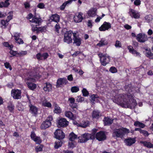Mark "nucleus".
I'll return each mask as SVG.
<instances>
[{
    "mask_svg": "<svg viewBox=\"0 0 153 153\" xmlns=\"http://www.w3.org/2000/svg\"><path fill=\"white\" fill-rule=\"evenodd\" d=\"M121 98V101L123 102L124 104L126 105L127 108L131 109H134L137 105L135 100L131 95L123 94L120 96Z\"/></svg>",
    "mask_w": 153,
    "mask_h": 153,
    "instance_id": "nucleus-1",
    "label": "nucleus"
},
{
    "mask_svg": "<svg viewBox=\"0 0 153 153\" xmlns=\"http://www.w3.org/2000/svg\"><path fill=\"white\" fill-rule=\"evenodd\" d=\"M129 133V130L123 127L115 129L112 133V137L114 138H120L122 139L125 135Z\"/></svg>",
    "mask_w": 153,
    "mask_h": 153,
    "instance_id": "nucleus-2",
    "label": "nucleus"
},
{
    "mask_svg": "<svg viewBox=\"0 0 153 153\" xmlns=\"http://www.w3.org/2000/svg\"><path fill=\"white\" fill-rule=\"evenodd\" d=\"M53 120V117L51 115L48 116L47 119L42 123L40 126L41 129L45 130L50 127L51 126V121Z\"/></svg>",
    "mask_w": 153,
    "mask_h": 153,
    "instance_id": "nucleus-3",
    "label": "nucleus"
},
{
    "mask_svg": "<svg viewBox=\"0 0 153 153\" xmlns=\"http://www.w3.org/2000/svg\"><path fill=\"white\" fill-rule=\"evenodd\" d=\"M98 56L101 64L103 66H105L110 62V57L109 56H107L106 54L101 53L98 54Z\"/></svg>",
    "mask_w": 153,
    "mask_h": 153,
    "instance_id": "nucleus-4",
    "label": "nucleus"
},
{
    "mask_svg": "<svg viewBox=\"0 0 153 153\" xmlns=\"http://www.w3.org/2000/svg\"><path fill=\"white\" fill-rule=\"evenodd\" d=\"M72 33L73 31L71 30L67 31L64 33L63 41L65 42L70 44L72 42V39L71 38Z\"/></svg>",
    "mask_w": 153,
    "mask_h": 153,
    "instance_id": "nucleus-5",
    "label": "nucleus"
},
{
    "mask_svg": "<svg viewBox=\"0 0 153 153\" xmlns=\"http://www.w3.org/2000/svg\"><path fill=\"white\" fill-rule=\"evenodd\" d=\"M28 16V19H30L32 18V20H30V22L35 23V24H39L41 22L42 19L39 16L38 17L36 15L33 16L32 14L30 13Z\"/></svg>",
    "mask_w": 153,
    "mask_h": 153,
    "instance_id": "nucleus-6",
    "label": "nucleus"
},
{
    "mask_svg": "<svg viewBox=\"0 0 153 153\" xmlns=\"http://www.w3.org/2000/svg\"><path fill=\"white\" fill-rule=\"evenodd\" d=\"M55 137L59 140L63 139L65 137V134L63 131L60 129H57L54 133Z\"/></svg>",
    "mask_w": 153,
    "mask_h": 153,
    "instance_id": "nucleus-7",
    "label": "nucleus"
},
{
    "mask_svg": "<svg viewBox=\"0 0 153 153\" xmlns=\"http://www.w3.org/2000/svg\"><path fill=\"white\" fill-rule=\"evenodd\" d=\"M21 92L19 89H12L11 91V95L15 99H20L22 97Z\"/></svg>",
    "mask_w": 153,
    "mask_h": 153,
    "instance_id": "nucleus-8",
    "label": "nucleus"
},
{
    "mask_svg": "<svg viewBox=\"0 0 153 153\" xmlns=\"http://www.w3.org/2000/svg\"><path fill=\"white\" fill-rule=\"evenodd\" d=\"M68 83V81L65 78H58L56 82V87H61L62 86L66 85Z\"/></svg>",
    "mask_w": 153,
    "mask_h": 153,
    "instance_id": "nucleus-9",
    "label": "nucleus"
},
{
    "mask_svg": "<svg viewBox=\"0 0 153 153\" xmlns=\"http://www.w3.org/2000/svg\"><path fill=\"white\" fill-rule=\"evenodd\" d=\"M58 126L59 127H65L68 126L69 122L65 118H60L57 121Z\"/></svg>",
    "mask_w": 153,
    "mask_h": 153,
    "instance_id": "nucleus-10",
    "label": "nucleus"
},
{
    "mask_svg": "<svg viewBox=\"0 0 153 153\" xmlns=\"http://www.w3.org/2000/svg\"><path fill=\"white\" fill-rule=\"evenodd\" d=\"M111 25L109 22H104L103 24L99 27V29L100 31H105L111 28Z\"/></svg>",
    "mask_w": 153,
    "mask_h": 153,
    "instance_id": "nucleus-11",
    "label": "nucleus"
},
{
    "mask_svg": "<svg viewBox=\"0 0 153 153\" xmlns=\"http://www.w3.org/2000/svg\"><path fill=\"white\" fill-rule=\"evenodd\" d=\"M95 138L98 141H100L105 140L106 138V136L104 132L100 131L97 133Z\"/></svg>",
    "mask_w": 153,
    "mask_h": 153,
    "instance_id": "nucleus-12",
    "label": "nucleus"
},
{
    "mask_svg": "<svg viewBox=\"0 0 153 153\" xmlns=\"http://www.w3.org/2000/svg\"><path fill=\"white\" fill-rule=\"evenodd\" d=\"M136 39L140 42L143 43L147 41L148 39L146 35L140 33L137 36Z\"/></svg>",
    "mask_w": 153,
    "mask_h": 153,
    "instance_id": "nucleus-13",
    "label": "nucleus"
},
{
    "mask_svg": "<svg viewBox=\"0 0 153 153\" xmlns=\"http://www.w3.org/2000/svg\"><path fill=\"white\" fill-rule=\"evenodd\" d=\"M81 139H80L79 137H78L80 140V143H84L86 142L90 139L93 140L91 136V134L89 133H85L81 136Z\"/></svg>",
    "mask_w": 153,
    "mask_h": 153,
    "instance_id": "nucleus-14",
    "label": "nucleus"
},
{
    "mask_svg": "<svg viewBox=\"0 0 153 153\" xmlns=\"http://www.w3.org/2000/svg\"><path fill=\"white\" fill-rule=\"evenodd\" d=\"M29 100L30 103L29 105V107L30 108L29 112L35 116L37 114L38 111V108L31 104L30 100Z\"/></svg>",
    "mask_w": 153,
    "mask_h": 153,
    "instance_id": "nucleus-15",
    "label": "nucleus"
},
{
    "mask_svg": "<svg viewBox=\"0 0 153 153\" xmlns=\"http://www.w3.org/2000/svg\"><path fill=\"white\" fill-rule=\"evenodd\" d=\"M129 13L131 17L134 19H138L140 18V14L139 13L134 10L130 9Z\"/></svg>",
    "mask_w": 153,
    "mask_h": 153,
    "instance_id": "nucleus-16",
    "label": "nucleus"
},
{
    "mask_svg": "<svg viewBox=\"0 0 153 153\" xmlns=\"http://www.w3.org/2000/svg\"><path fill=\"white\" fill-rule=\"evenodd\" d=\"M83 13L81 12H79L77 15L76 14L73 18L74 22L77 23L81 22L83 19Z\"/></svg>",
    "mask_w": 153,
    "mask_h": 153,
    "instance_id": "nucleus-17",
    "label": "nucleus"
},
{
    "mask_svg": "<svg viewBox=\"0 0 153 153\" xmlns=\"http://www.w3.org/2000/svg\"><path fill=\"white\" fill-rule=\"evenodd\" d=\"M113 119L110 118L109 117H104L103 120L104 126L111 125L113 123Z\"/></svg>",
    "mask_w": 153,
    "mask_h": 153,
    "instance_id": "nucleus-18",
    "label": "nucleus"
},
{
    "mask_svg": "<svg viewBox=\"0 0 153 153\" xmlns=\"http://www.w3.org/2000/svg\"><path fill=\"white\" fill-rule=\"evenodd\" d=\"M49 56L48 54L47 53H43L41 54L40 53H38L36 55V58L38 60H42V57H43L44 60L46 59Z\"/></svg>",
    "mask_w": 153,
    "mask_h": 153,
    "instance_id": "nucleus-19",
    "label": "nucleus"
},
{
    "mask_svg": "<svg viewBox=\"0 0 153 153\" xmlns=\"http://www.w3.org/2000/svg\"><path fill=\"white\" fill-rule=\"evenodd\" d=\"M52 85L49 82H46L44 85L43 90L46 92H49L51 91Z\"/></svg>",
    "mask_w": 153,
    "mask_h": 153,
    "instance_id": "nucleus-20",
    "label": "nucleus"
},
{
    "mask_svg": "<svg viewBox=\"0 0 153 153\" xmlns=\"http://www.w3.org/2000/svg\"><path fill=\"white\" fill-rule=\"evenodd\" d=\"M26 80V83L27 84L28 88L30 90H33L35 89L36 87V85L34 83L30 82V81Z\"/></svg>",
    "mask_w": 153,
    "mask_h": 153,
    "instance_id": "nucleus-21",
    "label": "nucleus"
},
{
    "mask_svg": "<svg viewBox=\"0 0 153 153\" xmlns=\"http://www.w3.org/2000/svg\"><path fill=\"white\" fill-rule=\"evenodd\" d=\"M101 116V115L99 111L95 110L93 111L92 114L93 118L98 119Z\"/></svg>",
    "mask_w": 153,
    "mask_h": 153,
    "instance_id": "nucleus-22",
    "label": "nucleus"
},
{
    "mask_svg": "<svg viewBox=\"0 0 153 153\" xmlns=\"http://www.w3.org/2000/svg\"><path fill=\"white\" fill-rule=\"evenodd\" d=\"M125 142L127 145L131 146L132 144L135 143L136 140L134 138H129L126 139L125 140Z\"/></svg>",
    "mask_w": 153,
    "mask_h": 153,
    "instance_id": "nucleus-23",
    "label": "nucleus"
},
{
    "mask_svg": "<svg viewBox=\"0 0 153 153\" xmlns=\"http://www.w3.org/2000/svg\"><path fill=\"white\" fill-rule=\"evenodd\" d=\"M33 78L28 77L26 78V80L27 81H30L34 82L36 79H39L40 78V75L39 74H36L33 76Z\"/></svg>",
    "mask_w": 153,
    "mask_h": 153,
    "instance_id": "nucleus-24",
    "label": "nucleus"
},
{
    "mask_svg": "<svg viewBox=\"0 0 153 153\" xmlns=\"http://www.w3.org/2000/svg\"><path fill=\"white\" fill-rule=\"evenodd\" d=\"M76 0H68V1L65 2L62 4L60 6V9L61 10H64L65 7L66 5L68 4H71L72 3V2L74 1H76Z\"/></svg>",
    "mask_w": 153,
    "mask_h": 153,
    "instance_id": "nucleus-25",
    "label": "nucleus"
},
{
    "mask_svg": "<svg viewBox=\"0 0 153 153\" xmlns=\"http://www.w3.org/2000/svg\"><path fill=\"white\" fill-rule=\"evenodd\" d=\"M50 18L52 21H54L56 23H58L59 21V16L57 14L52 15Z\"/></svg>",
    "mask_w": 153,
    "mask_h": 153,
    "instance_id": "nucleus-26",
    "label": "nucleus"
},
{
    "mask_svg": "<svg viewBox=\"0 0 153 153\" xmlns=\"http://www.w3.org/2000/svg\"><path fill=\"white\" fill-rule=\"evenodd\" d=\"M74 41L73 44H75V45L78 46H79L82 43V39L79 37H75L73 38Z\"/></svg>",
    "mask_w": 153,
    "mask_h": 153,
    "instance_id": "nucleus-27",
    "label": "nucleus"
},
{
    "mask_svg": "<svg viewBox=\"0 0 153 153\" xmlns=\"http://www.w3.org/2000/svg\"><path fill=\"white\" fill-rule=\"evenodd\" d=\"M145 55L148 57L150 59H153V54L152 52L150 49H149L148 50V48H145Z\"/></svg>",
    "mask_w": 153,
    "mask_h": 153,
    "instance_id": "nucleus-28",
    "label": "nucleus"
},
{
    "mask_svg": "<svg viewBox=\"0 0 153 153\" xmlns=\"http://www.w3.org/2000/svg\"><path fill=\"white\" fill-rule=\"evenodd\" d=\"M77 138V135L75 134L74 132H71L69 135V141L73 142Z\"/></svg>",
    "mask_w": 153,
    "mask_h": 153,
    "instance_id": "nucleus-29",
    "label": "nucleus"
},
{
    "mask_svg": "<svg viewBox=\"0 0 153 153\" xmlns=\"http://www.w3.org/2000/svg\"><path fill=\"white\" fill-rule=\"evenodd\" d=\"M128 49L129 50V52L133 54H136L137 56L139 54V53L135 50L131 46H128Z\"/></svg>",
    "mask_w": 153,
    "mask_h": 153,
    "instance_id": "nucleus-30",
    "label": "nucleus"
},
{
    "mask_svg": "<svg viewBox=\"0 0 153 153\" xmlns=\"http://www.w3.org/2000/svg\"><path fill=\"white\" fill-rule=\"evenodd\" d=\"M108 44V42L106 40L104 39H102L99 41V43L97 44V45L100 47H101L107 45Z\"/></svg>",
    "mask_w": 153,
    "mask_h": 153,
    "instance_id": "nucleus-31",
    "label": "nucleus"
},
{
    "mask_svg": "<svg viewBox=\"0 0 153 153\" xmlns=\"http://www.w3.org/2000/svg\"><path fill=\"white\" fill-rule=\"evenodd\" d=\"M9 0H6L4 2L1 1L0 2V8L7 7L10 4L9 2Z\"/></svg>",
    "mask_w": 153,
    "mask_h": 153,
    "instance_id": "nucleus-32",
    "label": "nucleus"
},
{
    "mask_svg": "<svg viewBox=\"0 0 153 153\" xmlns=\"http://www.w3.org/2000/svg\"><path fill=\"white\" fill-rule=\"evenodd\" d=\"M76 143L74 141H69L68 142V148L72 149L76 146Z\"/></svg>",
    "mask_w": 153,
    "mask_h": 153,
    "instance_id": "nucleus-33",
    "label": "nucleus"
},
{
    "mask_svg": "<svg viewBox=\"0 0 153 153\" xmlns=\"http://www.w3.org/2000/svg\"><path fill=\"white\" fill-rule=\"evenodd\" d=\"M87 14L88 16L90 17H94L96 15V12L95 10L93 8L91 9L88 11Z\"/></svg>",
    "mask_w": 153,
    "mask_h": 153,
    "instance_id": "nucleus-34",
    "label": "nucleus"
},
{
    "mask_svg": "<svg viewBox=\"0 0 153 153\" xmlns=\"http://www.w3.org/2000/svg\"><path fill=\"white\" fill-rule=\"evenodd\" d=\"M65 116L70 119H75L74 114L70 111H66L65 113Z\"/></svg>",
    "mask_w": 153,
    "mask_h": 153,
    "instance_id": "nucleus-35",
    "label": "nucleus"
},
{
    "mask_svg": "<svg viewBox=\"0 0 153 153\" xmlns=\"http://www.w3.org/2000/svg\"><path fill=\"white\" fill-rule=\"evenodd\" d=\"M90 124V123L88 121H83L79 125L80 127L85 128L88 126Z\"/></svg>",
    "mask_w": 153,
    "mask_h": 153,
    "instance_id": "nucleus-36",
    "label": "nucleus"
},
{
    "mask_svg": "<svg viewBox=\"0 0 153 153\" xmlns=\"http://www.w3.org/2000/svg\"><path fill=\"white\" fill-rule=\"evenodd\" d=\"M54 112L56 114H60L62 112V109L57 104H55Z\"/></svg>",
    "mask_w": 153,
    "mask_h": 153,
    "instance_id": "nucleus-37",
    "label": "nucleus"
},
{
    "mask_svg": "<svg viewBox=\"0 0 153 153\" xmlns=\"http://www.w3.org/2000/svg\"><path fill=\"white\" fill-rule=\"evenodd\" d=\"M14 37L16 42L18 44L20 45L24 43L22 39L18 38L17 36L15 35L14 36Z\"/></svg>",
    "mask_w": 153,
    "mask_h": 153,
    "instance_id": "nucleus-38",
    "label": "nucleus"
},
{
    "mask_svg": "<svg viewBox=\"0 0 153 153\" xmlns=\"http://www.w3.org/2000/svg\"><path fill=\"white\" fill-rule=\"evenodd\" d=\"M62 142L61 141H56L54 143V148L55 149H58L62 146Z\"/></svg>",
    "mask_w": 153,
    "mask_h": 153,
    "instance_id": "nucleus-39",
    "label": "nucleus"
},
{
    "mask_svg": "<svg viewBox=\"0 0 153 153\" xmlns=\"http://www.w3.org/2000/svg\"><path fill=\"white\" fill-rule=\"evenodd\" d=\"M7 108L10 112L11 113L14 112V106L13 103H10L9 105L7 107Z\"/></svg>",
    "mask_w": 153,
    "mask_h": 153,
    "instance_id": "nucleus-40",
    "label": "nucleus"
},
{
    "mask_svg": "<svg viewBox=\"0 0 153 153\" xmlns=\"http://www.w3.org/2000/svg\"><path fill=\"white\" fill-rule=\"evenodd\" d=\"M43 146L40 144L39 145L36 146L35 148V150L36 152H41L42 151Z\"/></svg>",
    "mask_w": 153,
    "mask_h": 153,
    "instance_id": "nucleus-41",
    "label": "nucleus"
},
{
    "mask_svg": "<svg viewBox=\"0 0 153 153\" xmlns=\"http://www.w3.org/2000/svg\"><path fill=\"white\" fill-rule=\"evenodd\" d=\"M3 45L4 46L7 47L9 50L13 49V45H10L8 42H4L3 43Z\"/></svg>",
    "mask_w": 153,
    "mask_h": 153,
    "instance_id": "nucleus-42",
    "label": "nucleus"
},
{
    "mask_svg": "<svg viewBox=\"0 0 153 153\" xmlns=\"http://www.w3.org/2000/svg\"><path fill=\"white\" fill-rule=\"evenodd\" d=\"M90 97L91 98L90 100L91 102L93 103H94L95 101V99L99 98V97L96 94H93L90 96Z\"/></svg>",
    "mask_w": 153,
    "mask_h": 153,
    "instance_id": "nucleus-43",
    "label": "nucleus"
},
{
    "mask_svg": "<svg viewBox=\"0 0 153 153\" xmlns=\"http://www.w3.org/2000/svg\"><path fill=\"white\" fill-rule=\"evenodd\" d=\"M33 140L35 142L36 144H40L42 142V140L40 137L37 136Z\"/></svg>",
    "mask_w": 153,
    "mask_h": 153,
    "instance_id": "nucleus-44",
    "label": "nucleus"
},
{
    "mask_svg": "<svg viewBox=\"0 0 153 153\" xmlns=\"http://www.w3.org/2000/svg\"><path fill=\"white\" fill-rule=\"evenodd\" d=\"M98 131V129L96 128H94L92 130L91 134V136L93 140L94 139L96 134H97V132Z\"/></svg>",
    "mask_w": 153,
    "mask_h": 153,
    "instance_id": "nucleus-45",
    "label": "nucleus"
},
{
    "mask_svg": "<svg viewBox=\"0 0 153 153\" xmlns=\"http://www.w3.org/2000/svg\"><path fill=\"white\" fill-rule=\"evenodd\" d=\"M54 28L55 29V31L58 33H59V30L61 28L59 24L57 23V24L55 25Z\"/></svg>",
    "mask_w": 153,
    "mask_h": 153,
    "instance_id": "nucleus-46",
    "label": "nucleus"
},
{
    "mask_svg": "<svg viewBox=\"0 0 153 153\" xmlns=\"http://www.w3.org/2000/svg\"><path fill=\"white\" fill-rule=\"evenodd\" d=\"M79 90V88L76 86H73L71 87V91L72 93L77 92Z\"/></svg>",
    "mask_w": 153,
    "mask_h": 153,
    "instance_id": "nucleus-47",
    "label": "nucleus"
},
{
    "mask_svg": "<svg viewBox=\"0 0 153 153\" xmlns=\"http://www.w3.org/2000/svg\"><path fill=\"white\" fill-rule=\"evenodd\" d=\"M83 96L84 97H87L89 94L88 91L85 88H83L82 90Z\"/></svg>",
    "mask_w": 153,
    "mask_h": 153,
    "instance_id": "nucleus-48",
    "label": "nucleus"
},
{
    "mask_svg": "<svg viewBox=\"0 0 153 153\" xmlns=\"http://www.w3.org/2000/svg\"><path fill=\"white\" fill-rule=\"evenodd\" d=\"M144 145L148 148H153V144L149 142H146L144 143Z\"/></svg>",
    "mask_w": 153,
    "mask_h": 153,
    "instance_id": "nucleus-49",
    "label": "nucleus"
},
{
    "mask_svg": "<svg viewBox=\"0 0 153 153\" xmlns=\"http://www.w3.org/2000/svg\"><path fill=\"white\" fill-rule=\"evenodd\" d=\"M39 25V24H36V25H33V24H31V26L32 27V30L33 32H35L36 30V29L38 28V27H37V26Z\"/></svg>",
    "mask_w": 153,
    "mask_h": 153,
    "instance_id": "nucleus-50",
    "label": "nucleus"
},
{
    "mask_svg": "<svg viewBox=\"0 0 153 153\" xmlns=\"http://www.w3.org/2000/svg\"><path fill=\"white\" fill-rule=\"evenodd\" d=\"M109 71L112 73H114L117 72V70L115 67L112 66L110 68Z\"/></svg>",
    "mask_w": 153,
    "mask_h": 153,
    "instance_id": "nucleus-51",
    "label": "nucleus"
},
{
    "mask_svg": "<svg viewBox=\"0 0 153 153\" xmlns=\"http://www.w3.org/2000/svg\"><path fill=\"white\" fill-rule=\"evenodd\" d=\"M4 65L6 68H9L10 71L12 70V68L10 65V63L8 62H6L4 63Z\"/></svg>",
    "mask_w": 153,
    "mask_h": 153,
    "instance_id": "nucleus-52",
    "label": "nucleus"
},
{
    "mask_svg": "<svg viewBox=\"0 0 153 153\" xmlns=\"http://www.w3.org/2000/svg\"><path fill=\"white\" fill-rule=\"evenodd\" d=\"M115 46L116 48H121L122 45L120 42L118 40L116 41Z\"/></svg>",
    "mask_w": 153,
    "mask_h": 153,
    "instance_id": "nucleus-53",
    "label": "nucleus"
},
{
    "mask_svg": "<svg viewBox=\"0 0 153 153\" xmlns=\"http://www.w3.org/2000/svg\"><path fill=\"white\" fill-rule=\"evenodd\" d=\"M10 51L9 52L13 56H15L16 55H18V53L17 51H14L12 49L10 50Z\"/></svg>",
    "mask_w": 153,
    "mask_h": 153,
    "instance_id": "nucleus-54",
    "label": "nucleus"
},
{
    "mask_svg": "<svg viewBox=\"0 0 153 153\" xmlns=\"http://www.w3.org/2000/svg\"><path fill=\"white\" fill-rule=\"evenodd\" d=\"M1 24L3 26H4V28H6L7 26L8 25V24H7L5 20L3 19L1 21Z\"/></svg>",
    "mask_w": 153,
    "mask_h": 153,
    "instance_id": "nucleus-55",
    "label": "nucleus"
},
{
    "mask_svg": "<svg viewBox=\"0 0 153 153\" xmlns=\"http://www.w3.org/2000/svg\"><path fill=\"white\" fill-rule=\"evenodd\" d=\"M145 18L147 22H149L152 20V16L151 15L146 16L145 17Z\"/></svg>",
    "mask_w": 153,
    "mask_h": 153,
    "instance_id": "nucleus-56",
    "label": "nucleus"
},
{
    "mask_svg": "<svg viewBox=\"0 0 153 153\" xmlns=\"http://www.w3.org/2000/svg\"><path fill=\"white\" fill-rule=\"evenodd\" d=\"M140 133L142 134L145 137H148L149 134L147 131L142 129Z\"/></svg>",
    "mask_w": 153,
    "mask_h": 153,
    "instance_id": "nucleus-57",
    "label": "nucleus"
},
{
    "mask_svg": "<svg viewBox=\"0 0 153 153\" xmlns=\"http://www.w3.org/2000/svg\"><path fill=\"white\" fill-rule=\"evenodd\" d=\"M27 53V52L26 51H22L20 53H18V55L20 56H22L26 55Z\"/></svg>",
    "mask_w": 153,
    "mask_h": 153,
    "instance_id": "nucleus-58",
    "label": "nucleus"
},
{
    "mask_svg": "<svg viewBox=\"0 0 153 153\" xmlns=\"http://www.w3.org/2000/svg\"><path fill=\"white\" fill-rule=\"evenodd\" d=\"M9 14V16H7V18L8 19V21H10L13 18V12L10 11L8 13Z\"/></svg>",
    "mask_w": 153,
    "mask_h": 153,
    "instance_id": "nucleus-59",
    "label": "nucleus"
},
{
    "mask_svg": "<svg viewBox=\"0 0 153 153\" xmlns=\"http://www.w3.org/2000/svg\"><path fill=\"white\" fill-rule=\"evenodd\" d=\"M141 1L140 0H135L134 1V4L136 6H138L141 4Z\"/></svg>",
    "mask_w": 153,
    "mask_h": 153,
    "instance_id": "nucleus-60",
    "label": "nucleus"
},
{
    "mask_svg": "<svg viewBox=\"0 0 153 153\" xmlns=\"http://www.w3.org/2000/svg\"><path fill=\"white\" fill-rule=\"evenodd\" d=\"M37 136H36V134L34 131H32L31 132L30 134V138L32 140H33Z\"/></svg>",
    "mask_w": 153,
    "mask_h": 153,
    "instance_id": "nucleus-61",
    "label": "nucleus"
},
{
    "mask_svg": "<svg viewBox=\"0 0 153 153\" xmlns=\"http://www.w3.org/2000/svg\"><path fill=\"white\" fill-rule=\"evenodd\" d=\"M45 4L43 3H41L37 5V7L40 9H43L45 7Z\"/></svg>",
    "mask_w": 153,
    "mask_h": 153,
    "instance_id": "nucleus-62",
    "label": "nucleus"
},
{
    "mask_svg": "<svg viewBox=\"0 0 153 153\" xmlns=\"http://www.w3.org/2000/svg\"><path fill=\"white\" fill-rule=\"evenodd\" d=\"M92 22V20H89L88 22L87 26L91 28L93 26Z\"/></svg>",
    "mask_w": 153,
    "mask_h": 153,
    "instance_id": "nucleus-63",
    "label": "nucleus"
},
{
    "mask_svg": "<svg viewBox=\"0 0 153 153\" xmlns=\"http://www.w3.org/2000/svg\"><path fill=\"white\" fill-rule=\"evenodd\" d=\"M43 105L49 108L51 107V103L49 102H45V103L43 104Z\"/></svg>",
    "mask_w": 153,
    "mask_h": 153,
    "instance_id": "nucleus-64",
    "label": "nucleus"
}]
</instances>
